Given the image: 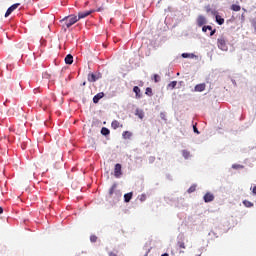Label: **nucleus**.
<instances>
[{
	"mask_svg": "<svg viewBox=\"0 0 256 256\" xmlns=\"http://www.w3.org/2000/svg\"><path fill=\"white\" fill-rule=\"evenodd\" d=\"M121 191L117 190V184H113L109 189L108 199L110 203H119L121 201Z\"/></svg>",
	"mask_w": 256,
	"mask_h": 256,
	"instance_id": "f257e3e1",
	"label": "nucleus"
},
{
	"mask_svg": "<svg viewBox=\"0 0 256 256\" xmlns=\"http://www.w3.org/2000/svg\"><path fill=\"white\" fill-rule=\"evenodd\" d=\"M77 21H79L77 15H69L60 20V23L63 24L62 27H66V29H69V27H73V25H75Z\"/></svg>",
	"mask_w": 256,
	"mask_h": 256,
	"instance_id": "f03ea898",
	"label": "nucleus"
},
{
	"mask_svg": "<svg viewBox=\"0 0 256 256\" xmlns=\"http://www.w3.org/2000/svg\"><path fill=\"white\" fill-rule=\"evenodd\" d=\"M217 47L221 51H227L229 49V47L227 46V38H225V36H220L217 39Z\"/></svg>",
	"mask_w": 256,
	"mask_h": 256,
	"instance_id": "7ed1b4c3",
	"label": "nucleus"
},
{
	"mask_svg": "<svg viewBox=\"0 0 256 256\" xmlns=\"http://www.w3.org/2000/svg\"><path fill=\"white\" fill-rule=\"evenodd\" d=\"M98 79H101V74L100 73H97V74L89 73L88 74V81L90 83H95V81H98Z\"/></svg>",
	"mask_w": 256,
	"mask_h": 256,
	"instance_id": "20e7f679",
	"label": "nucleus"
},
{
	"mask_svg": "<svg viewBox=\"0 0 256 256\" xmlns=\"http://www.w3.org/2000/svg\"><path fill=\"white\" fill-rule=\"evenodd\" d=\"M121 164H116L115 168H114V176L116 177V179H119V177H121V175H123V172L121 171Z\"/></svg>",
	"mask_w": 256,
	"mask_h": 256,
	"instance_id": "39448f33",
	"label": "nucleus"
},
{
	"mask_svg": "<svg viewBox=\"0 0 256 256\" xmlns=\"http://www.w3.org/2000/svg\"><path fill=\"white\" fill-rule=\"evenodd\" d=\"M211 201H215V196L211 192H207L204 195V202L205 203H211Z\"/></svg>",
	"mask_w": 256,
	"mask_h": 256,
	"instance_id": "423d86ee",
	"label": "nucleus"
},
{
	"mask_svg": "<svg viewBox=\"0 0 256 256\" xmlns=\"http://www.w3.org/2000/svg\"><path fill=\"white\" fill-rule=\"evenodd\" d=\"M207 23V18L203 15H199L197 18V25L198 27H203Z\"/></svg>",
	"mask_w": 256,
	"mask_h": 256,
	"instance_id": "0eeeda50",
	"label": "nucleus"
},
{
	"mask_svg": "<svg viewBox=\"0 0 256 256\" xmlns=\"http://www.w3.org/2000/svg\"><path fill=\"white\" fill-rule=\"evenodd\" d=\"M206 88H207V85L205 83H201V84H197L194 87V91H196V93H202V91H205Z\"/></svg>",
	"mask_w": 256,
	"mask_h": 256,
	"instance_id": "6e6552de",
	"label": "nucleus"
},
{
	"mask_svg": "<svg viewBox=\"0 0 256 256\" xmlns=\"http://www.w3.org/2000/svg\"><path fill=\"white\" fill-rule=\"evenodd\" d=\"M19 3L13 4L12 6H10L6 13H5V17H9V15H11V13H13L15 11V9H17V7H19Z\"/></svg>",
	"mask_w": 256,
	"mask_h": 256,
	"instance_id": "1a4fd4ad",
	"label": "nucleus"
},
{
	"mask_svg": "<svg viewBox=\"0 0 256 256\" xmlns=\"http://www.w3.org/2000/svg\"><path fill=\"white\" fill-rule=\"evenodd\" d=\"M91 13H93V10H89V11H85V12H80L78 14V21L79 19H85V17H89V15H91Z\"/></svg>",
	"mask_w": 256,
	"mask_h": 256,
	"instance_id": "9d476101",
	"label": "nucleus"
},
{
	"mask_svg": "<svg viewBox=\"0 0 256 256\" xmlns=\"http://www.w3.org/2000/svg\"><path fill=\"white\" fill-rule=\"evenodd\" d=\"M104 97H105V93H103V92L96 94L93 97V103H99V101H101V99H103Z\"/></svg>",
	"mask_w": 256,
	"mask_h": 256,
	"instance_id": "9b49d317",
	"label": "nucleus"
},
{
	"mask_svg": "<svg viewBox=\"0 0 256 256\" xmlns=\"http://www.w3.org/2000/svg\"><path fill=\"white\" fill-rule=\"evenodd\" d=\"M65 63H66V65H73V55L68 54L65 57Z\"/></svg>",
	"mask_w": 256,
	"mask_h": 256,
	"instance_id": "f8f14e48",
	"label": "nucleus"
},
{
	"mask_svg": "<svg viewBox=\"0 0 256 256\" xmlns=\"http://www.w3.org/2000/svg\"><path fill=\"white\" fill-rule=\"evenodd\" d=\"M215 19H216V23H218V25H223V23H225V19L223 17H221V15H219V14H216Z\"/></svg>",
	"mask_w": 256,
	"mask_h": 256,
	"instance_id": "ddd939ff",
	"label": "nucleus"
},
{
	"mask_svg": "<svg viewBox=\"0 0 256 256\" xmlns=\"http://www.w3.org/2000/svg\"><path fill=\"white\" fill-rule=\"evenodd\" d=\"M131 199H133V192H129V193H126L124 195V201L125 203H129V201H131Z\"/></svg>",
	"mask_w": 256,
	"mask_h": 256,
	"instance_id": "4468645a",
	"label": "nucleus"
},
{
	"mask_svg": "<svg viewBox=\"0 0 256 256\" xmlns=\"http://www.w3.org/2000/svg\"><path fill=\"white\" fill-rule=\"evenodd\" d=\"M133 91L136 94V98L141 99V89L138 86H134Z\"/></svg>",
	"mask_w": 256,
	"mask_h": 256,
	"instance_id": "2eb2a0df",
	"label": "nucleus"
},
{
	"mask_svg": "<svg viewBox=\"0 0 256 256\" xmlns=\"http://www.w3.org/2000/svg\"><path fill=\"white\" fill-rule=\"evenodd\" d=\"M135 115L139 117V119H143L145 117V112H143V110L136 109Z\"/></svg>",
	"mask_w": 256,
	"mask_h": 256,
	"instance_id": "dca6fc26",
	"label": "nucleus"
},
{
	"mask_svg": "<svg viewBox=\"0 0 256 256\" xmlns=\"http://www.w3.org/2000/svg\"><path fill=\"white\" fill-rule=\"evenodd\" d=\"M111 127H112V129H119V127H123V125H121V124L119 123V121L114 120V121H112V123H111Z\"/></svg>",
	"mask_w": 256,
	"mask_h": 256,
	"instance_id": "f3484780",
	"label": "nucleus"
},
{
	"mask_svg": "<svg viewBox=\"0 0 256 256\" xmlns=\"http://www.w3.org/2000/svg\"><path fill=\"white\" fill-rule=\"evenodd\" d=\"M132 135L133 134L131 132L124 131L123 134H122V137H123V139H131Z\"/></svg>",
	"mask_w": 256,
	"mask_h": 256,
	"instance_id": "a211bd4d",
	"label": "nucleus"
},
{
	"mask_svg": "<svg viewBox=\"0 0 256 256\" xmlns=\"http://www.w3.org/2000/svg\"><path fill=\"white\" fill-rule=\"evenodd\" d=\"M182 156L184 159H189V157H191V152H189V150H182Z\"/></svg>",
	"mask_w": 256,
	"mask_h": 256,
	"instance_id": "6ab92c4d",
	"label": "nucleus"
},
{
	"mask_svg": "<svg viewBox=\"0 0 256 256\" xmlns=\"http://www.w3.org/2000/svg\"><path fill=\"white\" fill-rule=\"evenodd\" d=\"M145 95H148V97H153V89H151V87H147Z\"/></svg>",
	"mask_w": 256,
	"mask_h": 256,
	"instance_id": "aec40b11",
	"label": "nucleus"
},
{
	"mask_svg": "<svg viewBox=\"0 0 256 256\" xmlns=\"http://www.w3.org/2000/svg\"><path fill=\"white\" fill-rule=\"evenodd\" d=\"M101 133L104 135V136H107L111 133V131L109 130V128H106V127H103L101 129Z\"/></svg>",
	"mask_w": 256,
	"mask_h": 256,
	"instance_id": "412c9836",
	"label": "nucleus"
},
{
	"mask_svg": "<svg viewBox=\"0 0 256 256\" xmlns=\"http://www.w3.org/2000/svg\"><path fill=\"white\" fill-rule=\"evenodd\" d=\"M177 87V81H172L168 84V89H175Z\"/></svg>",
	"mask_w": 256,
	"mask_h": 256,
	"instance_id": "4be33fe9",
	"label": "nucleus"
},
{
	"mask_svg": "<svg viewBox=\"0 0 256 256\" xmlns=\"http://www.w3.org/2000/svg\"><path fill=\"white\" fill-rule=\"evenodd\" d=\"M232 11H241V6L237 4H233L231 6Z\"/></svg>",
	"mask_w": 256,
	"mask_h": 256,
	"instance_id": "5701e85b",
	"label": "nucleus"
},
{
	"mask_svg": "<svg viewBox=\"0 0 256 256\" xmlns=\"http://www.w3.org/2000/svg\"><path fill=\"white\" fill-rule=\"evenodd\" d=\"M207 30L208 31H213V27L212 26H203L202 27L203 33H207Z\"/></svg>",
	"mask_w": 256,
	"mask_h": 256,
	"instance_id": "b1692460",
	"label": "nucleus"
},
{
	"mask_svg": "<svg viewBox=\"0 0 256 256\" xmlns=\"http://www.w3.org/2000/svg\"><path fill=\"white\" fill-rule=\"evenodd\" d=\"M197 190V185H192L190 186V188L188 189V193H195V191Z\"/></svg>",
	"mask_w": 256,
	"mask_h": 256,
	"instance_id": "393cba45",
	"label": "nucleus"
},
{
	"mask_svg": "<svg viewBox=\"0 0 256 256\" xmlns=\"http://www.w3.org/2000/svg\"><path fill=\"white\" fill-rule=\"evenodd\" d=\"M243 205H245L248 208L253 207V203L249 200H244Z\"/></svg>",
	"mask_w": 256,
	"mask_h": 256,
	"instance_id": "a878e982",
	"label": "nucleus"
},
{
	"mask_svg": "<svg viewBox=\"0 0 256 256\" xmlns=\"http://www.w3.org/2000/svg\"><path fill=\"white\" fill-rule=\"evenodd\" d=\"M177 246L179 247V249H186L185 242L183 241H178Z\"/></svg>",
	"mask_w": 256,
	"mask_h": 256,
	"instance_id": "bb28decb",
	"label": "nucleus"
},
{
	"mask_svg": "<svg viewBox=\"0 0 256 256\" xmlns=\"http://www.w3.org/2000/svg\"><path fill=\"white\" fill-rule=\"evenodd\" d=\"M139 200L143 203V201H147V195L142 194L139 196Z\"/></svg>",
	"mask_w": 256,
	"mask_h": 256,
	"instance_id": "cd10ccee",
	"label": "nucleus"
},
{
	"mask_svg": "<svg viewBox=\"0 0 256 256\" xmlns=\"http://www.w3.org/2000/svg\"><path fill=\"white\" fill-rule=\"evenodd\" d=\"M154 81L155 83H159V81H161V77L158 74H154Z\"/></svg>",
	"mask_w": 256,
	"mask_h": 256,
	"instance_id": "c85d7f7f",
	"label": "nucleus"
},
{
	"mask_svg": "<svg viewBox=\"0 0 256 256\" xmlns=\"http://www.w3.org/2000/svg\"><path fill=\"white\" fill-rule=\"evenodd\" d=\"M90 241H91V243H97V236L91 235L90 236Z\"/></svg>",
	"mask_w": 256,
	"mask_h": 256,
	"instance_id": "c756f323",
	"label": "nucleus"
},
{
	"mask_svg": "<svg viewBox=\"0 0 256 256\" xmlns=\"http://www.w3.org/2000/svg\"><path fill=\"white\" fill-rule=\"evenodd\" d=\"M232 168L233 169H243V166H241V165H233Z\"/></svg>",
	"mask_w": 256,
	"mask_h": 256,
	"instance_id": "7c9ffc66",
	"label": "nucleus"
},
{
	"mask_svg": "<svg viewBox=\"0 0 256 256\" xmlns=\"http://www.w3.org/2000/svg\"><path fill=\"white\" fill-rule=\"evenodd\" d=\"M211 32H210V37H213V35L215 34V33H217V30L216 29H213V30H210Z\"/></svg>",
	"mask_w": 256,
	"mask_h": 256,
	"instance_id": "2f4dec72",
	"label": "nucleus"
},
{
	"mask_svg": "<svg viewBox=\"0 0 256 256\" xmlns=\"http://www.w3.org/2000/svg\"><path fill=\"white\" fill-rule=\"evenodd\" d=\"M193 131L194 133H197V135H199V130L197 129V126H193Z\"/></svg>",
	"mask_w": 256,
	"mask_h": 256,
	"instance_id": "473e14b6",
	"label": "nucleus"
},
{
	"mask_svg": "<svg viewBox=\"0 0 256 256\" xmlns=\"http://www.w3.org/2000/svg\"><path fill=\"white\" fill-rule=\"evenodd\" d=\"M182 57H183L184 59H187V57H189V54L183 53V54H182Z\"/></svg>",
	"mask_w": 256,
	"mask_h": 256,
	"instance_id": "72a5a7b5",
	"label": "nucleus"
},
{
	"mask_svg": "<svg viewBox=\"0 0 256 256\" xmlns=\"http://www.w3.org/2000/svg\"><path fill=\"white\" fill-rule=\"evenodd\" d=\"M109 256H117L116 252H109Z\"/></svg>",
	"mask_w": 256,
	"mask_h": 256,
	"instance_id": "f704fd0d",
	"label": "nucleus"
},
{
	"mask_svg": "<svg viewBox=\"0 0 256 256\" xmlns=\"http://www.w3.org/2000/svg\"><path fill=\"white\" fill-rule=\"evenodd\" d=\"M160 117H161V119H165V113H160Z\"/></svg>",
	"mask_w": 256,
	"mask_h": 256,
	"instance_id": "c9c22d12",
	"label": "nucleus"
},
{
	"mask_svg": "<svg viewBox=\"0 0 256 256\" xmlns=\"http://www.w3.org/2000/svg\"><path fill=\"white\" fill-rule=\"evenodd\" d=\"M252 193H253L254 195H256V186L253 187Z\"/></svg>",
	"mask_w": 256,
	"mask_h": 256,
	"instance_id": "e433bc0d",
	"label": "nucleus"
},
{
	"mask_svg": "<svg viewBox=\"0 0 256 256\" xmlns=\"http://www.w3.org/2000/svg\"><path fill=\"white\" fill-rule=\"evenodd\" d=\"M3 213V207L0 206V215Z\"/></svg>",
	"mask_w": 256,
	"mask_h": 256,
	"instance_id": "4c0bfd02",
	"label": "nucleus"
},
{
	"mask_svg": "<svg viewBox=\"0 0 256 256\" xmlns=\"http://www.w3.org/2000/svg\"><path fill=\"white\" fill-rule=\"evenodd\" d=\"M162 256H169V254L168 253H164V254H162Z\"/></svg>",
	"mask_w": 256,
	"mask_h": 256,
	"instance_id": "58836bf2",
	"label": "nucleus"
},
{
	"mask_svg": "<svg viewBox=\"0 0 256 256\" xmlns=\"http://www.w3.org/2000/svg\"><path fill=\"white\" fill-rule=\"evenodd\" d=\"M83 85L85 86V85H86V83L84 82V83H83Z\"/></svg>",
	"mask_w": 256,
	"mask_h": 256,
	"instance_id": "ea45409f",
	"label": "nucleus"
}]
</instances>
